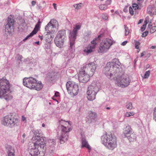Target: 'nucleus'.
I'll list each match as a JSON object with an SVG mask.
<instances>
[{"instance_id": "nucleus-56", "label": "nucleus", "mask_w": 156, "mask_h": 156, "mask_svg": "<svg viewBox=\"0 0 156 156\" xmlns=\"http://www.w3.org/2000/svg\"><path fill=\"white\" fill-rule=\"evenodd\" d=\"M39 37L40 38L41 40H42L43 39V37L40 35L39 36Z\"/></svg>"}, {"instance_id": "nucleus-22", "label": "nucleus", "mask_w": 156, "mask_h": 156, "mask_svg": "<svg viewBox=\"0 0 156 156\" xmlns=\"http://www.w3.org/2000/svg\"><path fill=\"white\" fill-rule=\"evenodd\" d=\"M132 129L130 126L128 125L124 128L123 132L122 134V136L124 137H126L128 135H129L133 132Z\"/></svg>"}, {"instance_id": "nucleus-37", "label": "nucleus", "mask_w": 156, "mask_h": 156, "mask_svg": "<svg viewBox=\"0 0 156 156\" xmlns=\"http://www.w3.org/2000/svg\"><path fill=\"white\" fill-rule=\"evenodd\" d=\"M132 6H133V8H135L134 9L135 10H136V9H140V8L139 7L138 5L136 3L133 4Z\"/></svg>"}, {"instance_id": "nucleus-55", "label": "nucleus", "mask_w": 156, "mask_h": 156, "mask_svg": "<svg viewBox=\"0 0 156 156\" xmlns=\"http://www.w3.org/2000/svg\"><path fill=\"white\" fill-rule=\"evenodd\" d=\"M152 12V10H151H151H149V11H148V13L150 15H151V14Z\"/></svg>"}, {"instance_id": "nucleus-26", "label": "nucleus", "mask_w": 156, "mask_h": 156, "mask_svg": "<svg viewBox=\"0 0 156 156\" xmlns=\"http://www.w3.org/2000/svg\"><path fill=\"white\" fill-rule=\"evenodd\" d=\"M54 37L52 34L47 33L46 34V41L48 43H50L52 40V38Z\"/></svg>"}, {"instance_id": "nucleus-6", "label": "nucleus", "mask_w": 156, "mask_h": 156, "mask_svg": "<svg viewBox=\"0 0 156 156\" xmlns=\"http://www.w3.org/2000/svg\"><path fill=\"white\" fill-rule=\"evenodd\" d=\"M19 122L18 119L11 115H7L1 119V123L2 125L11 128L18 126Z\"/></svg>"}, {"instance_id": "nucleus-32", "label": "nucleus", "mask_w": 156, "mask_h": 156, "mask_svg": "<svg viewBox=\"0 0 156 156\" xmlns=\"http://www.w3.org/2000/svg\"><path fill=\"white\" fill-rule=\"evenodd\" d=\"M124 29H125V35L127 36L129 34V30L128 28L126 26V25H124Z\"/></svg>"}, {"instance_id": "nucleus-21", "label": "nucleus", "mask_w": 156, "mask_h": 156, "mask_svg": "<svg viewBox=\"0 0 156 156\" xmlns=\"http://www.w3.org/2000/svg\"><path fill=\"white\" fill-rule=\"evenodd\" d=\"M6 152L8 156H15V149L12 146L7 145L5 146Z\"/></svg>"}, {"instance_id": "nucleus-4", "label": "nucleus", "mask_w": 156, "mask_h": 156, "mask_svg": "<svg viewBox=\"0 0 156 156\" xmlns=\"http://www.w3.org/2000/svg\"><path fill=\"white\" fill-rule=\"evenodd\" d=\"M101 139L103 144L110 150H113L116 147V137L111 133H106L102 136Z\"/></svg>"}, {"instance_id": "nucleus-5", "label": "nucleus", "mask_w": 156, "mask_h": 156, "mask_svg": "<svg viewBox=\"0 0 156 156\" xmlns=\"http://www.w3.org/2000/svg\"><path fill=\"white\" fill-rule=\"evenodd\" d=\"M45 144L44 142L41 143L38 141L33 143V146H29V151L30 154L28 156H44V153L39 151L40 148L46 149Z\"/></svg>"}, {"instance_id": "nucleus-8", "label": "nucleus", "mask_w": 156, "mask_h": 156, "mask_svg": "<svg viewBox=\"0 0 156 156\" xmlns=\"http://www.w3.org/2000/svg\"><path fill=\"white\" fill-rule=\"evenodd\" d=\"M66 38V31L65 30L58 31L54 40L56 45L59 48L61 47L63 44Z\"/></svg>"}, {"instance_id": "nucleus-31", "label": "nucleus", "mask_w": 156, "mask_h": 156, "mask_svg": "<svg viewBox=\"0 0 156 156\" xmlns=\"http://www.w3.org/2000/svg\"><path fill=\"white\" fill-rule=\"evenodd\" d=\"M134 42L135 43V48L137 49H139V51H137V52H138L139 51L140 49H139V45L140 44V43L135 40H134Z\"/></svg>"}, {"instance_id": "nucleus-3", "label": "nucleus", "mask_w": 156, "mask_h": 156, "mask_svg": "<svg viewBox=\"0 0 156 156\" xmlns=\"http://www.w3.org/2000/svg\"><path fill=\"white\" fill-rule=\"evenodd\" d=\"M11 86L5 77H3L0 80V98L7 101L11 100L13 97L11 94L10 88Z\"/></svg>"}, {"instance_id": "nucleus-58", "label": "nucleus", "mask_w": 156, "mask_h": 156, "mask_svg": "<svg viewBox=\"0 0 156 156\" xmlns=\"http://www.w3.org/2000/svg\"><path fill=\"white\" fill-rule=\"evenodd\" d=\"M144 53L143 52H142L141 53V56H140V57H142L143 56H144Z\"/></svg>"}, {"instance_id": "nucleus-39", "label": "nucleus", "mask_w": 156, "mask_h": 156, "mask_svg": "<svg viewBox=\"0 0 156 156\" xmlns=\"http://www.w3.org/2000/svg\"><path fill=\"white\" fill-rule=\"evenodd\" d=\"M134 114L133 112H127L125 114L126 116L127 117H129L133 115Z\"/></svg>"}, {"instance_id": "nucleus-19", "label": "nucleus", "mask_w": 156, "mask_h": 156, "mask_svg": "<svg viewBox=\"0 0 156 156\" xmlns=\"http://www.w3.org/2000/svg\"><path fill=\"white\" fill-rule=\"evenodd\" d=\"M74 43L73 47H70V41H69V49L67 51V52H65L64 55L68 59L73 58L74 56V52L75 51V46Z\"/></svg>"}, {"instance_id": "nucleus-7", "label": "nucleus", "mask_w": 156, "mask_h": 156, "mask_svg": "<svg viewBox=\"0 0 156 156\" xmlns=\"http://www.w3.org/2000/svg\"><path fill=\"white\" fill-rule=\"evenodd\" d=\"M37 81L36 79L32 77H25L23 80V85L30 89H34L39 90L42 88V85L40 87H37Z\"/></svg>"}, {"instance_id": "nucleus-18", "label": "nucleus", "mask_w": 156, "mask_h": 156, "mask_svg": "<svg viewBox=\"0 0 156 156\" xmlns=\"http://www.w3.org/2000/svg\"><path fill=\"white\" fill-rule=\"evenodd\" d=\"M99 90V88L96 84V83L94 82L88 87L87 91L96 94Z\"/></svg>"}, {"instance_id": "nucleus-15", "label": "nucleus", "mask_w": 156, "mask_h": 156, "mask_svg": "<svg viewBox=\"0 0 156 156\" xmlns=\"http://www.w3.org/2000/svg\"><path fill=\"white\" fill-rule=\"evenodd\" d=\"M81 26L76 25L73 31H70L69 35V41H70V47H73V44L76 39L77 31L80 28Z\"/></svg>"}, {"instance_id": "nucleus-43", "label": "nucleus", "mask_w": 156, "mask_h": 156, "mask_svg": "<svg viewBox=\"0 0 156 156\" xmlns=\"http://www.w3.org/2000/svg\"><path fill=\"white\" fill-rule=\"evenodd\" d=\"M112 2L111 0H107L105 2V5H106L107 6L108 5H109L111 4Z\"/></svg>"}, {"instance_id": "nucleus-1", "label": "nucleus", "mask_w": 156, "mask_h": 156, "mask_svg": "<svg viewBox=\"0 0 156 156\" xmlns=\"http://www.w3.org/2000/svg\"><path fill=\"white\" fill-rule=\"evenodd\" d=\"M96 67L95 62H94L89 63L83 66L79 74V81L83 83H87L89 80L90 76L94 75Z\"/></svg>"}, {"instance_id": "nucleus-23", "label": "nucleus", "mask_w": 156, "mask_h": 156, "mask_svg": "<svg viewBox=\"0 0 156 156\" xmlns=\"http://www.w3.org/2000/svg\"><path fill=\"white\" fill-rule=\"evenodd\" d=\"M87 98L89 100L93 101L95 99L96 94L88 91H87Z\"/></svg>"}, {"instance_id": "nucleus-38", "label": "nucleus", "mask_w": 156, "mask_h": 156, "mask_svg": "<svg viewBox=\"0 0 156 156\" xmlns=\"http://www.w3.org/2000/svg\"><path fill=\"white\" fill-rule=\"evenodd\" d=\"M156 30V26H154L151 27L150 29V32L151 33H154Z\"/></svg>"}, {"instance_id": "nucleus-50", "label": "nucleus", "mask_w": 156, "mask_h": 156, "mask_svg": "<svg viewBox=\"0 0 156 156\" xmlns=\"http://www.w3.org/2000/svg\"><path fill=\"white\" fill-rule=\"evenodd\" d=\"M53 5L54 6V8L56 10L57 9V7H56V4L55 3H53Z\"/></svg>"}, {"instance_id": "nucleus-62", "label": "nucleus", "mask_w": 156, "mask_h": 156, "mask_svg": "<svg viewBox=\"0 0 156 156\" xmlns=\"http://www.w3.org/2000/svg\"><path fill=\"white\" fill-rule=\"evenodd\" d=\"M25 136H26V135H25V133H24V134H23V136H22L23 137V138H25Z\"/></svg>"}, {"instance_id": "nucleus-16", "label": "nucleus", "mask_w": 156, "mask_h": 156, "mask_svg": "<svg viewBox=\"0 0 156 156\" xmlns=\"http://www.w3.org/2000/svg\"><path fill=\"white\" fill-rule=\"evenodd\" d=\"M33 133L35 136H34L32 137L33 140H35V141H38L41 143H42V142H44V144H46L45 140L46 138L45 137H44L42 136V133L40 129L34 130Z\"/></svg>"}, {"instance_id": "nucleus-47", "label": "nucleus", "mask_w": 156, "mask_h": 156, "mask_svg": "<svg viewBox=\"0 0 156 156\" xmlns=\"http://www.w3.org/2000/svg\"><path fill=\"white\" fill-rule=\"evenodd\" d=\"M59 92L58 91H56V92H55V95L53 97H58L59 96Z\"/></svg>"}, {"instance_id": "nucleus-60", "label": "nucleus", "mask_w": 156, "mask_h": 156, "mask_svg": "<svg viewBox=\"0 0 156 156\" xmlns=\"http://www.w3.org/2000/svg\"><path fill=\"white\" fill-rule=\"evenodd\" d=\"M19 59L20 60L22 58H23L22 56H20V57H19Z\"/></svg>"}, {"instance_id": "nucleus-42", "label": "nucleus", "mask_w": 156, "mask_h": 156, "mask_svg": "<svg viewBox=\"0 0 156 156\" xmlns=\"http://www.w3.org/2000/svg\"><path fill=\"white\" fill-rule=\"evenodd\" d=\"M129 13H130V14L131 15H133L134 14V11L133 10V9H132V8L131 7H129Z\"/></svg>"}, {"instance_id": "nucleus-54", "label": "nucleus", "mask_w": 156, "mask_h": 156, "mask_svg": "<svg viewBox=\"0 0 156 156\" xmlns=\"http://www.w3.org/2000/svg\"><path fill=\"white\" fill-rule=\"evenodd\" d=\"M143 20H142V19L140 20L138 22V24L141 23H142L143 22Z\"/></svg>"}, {"instance_id": "nucleus-59", "label": "nucleus", "mask_w": 156, "mask_h": 156, "mask_svg": "<svg viewBox=\"0 0 156 156\" xmlns=\"http://www.w3.org/2000/svg\"><path fill=\"white\" fill-rule=\"evenodd\" d=\"M35 43L37 44H39V41H36L35 42Z\"/></svg>"}, {"instance_id": "nucleus-63", "label": "nucleus", "mask_w": 156, "mask_h": 156, "mask_svg": "<svg viewBox=\"0 0 156 156\" xmlns=\"http://www.w3.org/2000/svg\"><path fill=\"white\" fill-rule=\"evenodd\" d=\"M137 61V60L136 59H135L134 60V64H135L136 62Z\"/></svg>"}, {"instance_id": "nucleus-9", "label": "nucleus", "mask_w": 156, "mask_h": 156, "mask_svg": "<svg viewBox=\"0 0 156 156\" xmlns=\"http://www.w3.org/2000/svg\"><path fill=\"white\" fill-rule=\"evenodd\" d=\"M14 22L13 18L11 17H8L7 23L5 26L4 31V35L7 38L10 36L11 34L14 31Z\"/></svg>"}, {"instance_id": "nucleus-29", "label": "nucleus", "mask_w": 156, "mask_h": 156, "mask_svg": "<svg viewBox=\"0 0 156 156\" xmlns=\"http://www.w3.org/2000/svg\"><path fill=\"white\" fill-rule=\"evenodd\" d=\"M48 143L49 144V145L53 147V146L55 144V140H54L53 139H50L48 141Z\"/></svg>"}, {"instance_id": "nucleus-61", "label": "nucleus", "mask_w": 156, "mask_h": 156, "mask_svg": "<svg viewBox=\"0 0 156 156\" xmlns=\"http://www.w3.org/2000/svg\"><path fill=\"white\" fill-rule=\"evenodd\" d=\"M152 26L151 25H150V24H149L148 25V27L149 28H150Z\"/></svg>"}, {"instance_id": "nucleus-49", "label": "nucleus", "mask_w": 156, "mask_h": 156, "mask_svg": "<svg viewBox=\"0 0 156 156\" xmlns=\"http://www.w3.org/2000/svg\"><path fill=\"white\" fill-rule=\"evenodd\" d=\"M127 42V41H125L122 43L121 45L123 46H124L126 44Z\"/></svg>"}, {"instance_id": "nucleus-41", "label": "nucleus", "mask_w": 156, "mask_h": 156, "mask_svg": "<svg viewBox=\"0 0 156 156\" xmlns=\"http://www.w3.org/2000/svg\"><path fill=\"white\" fill-rule=\"evenodd\" d=\"M148 33V31H146L142 33V37H146Z\"/></svg>"}, {"instance_id": "nucleus-28", "label": "nucleus", "mask_w": 156, "mask_h": 156, "mask_svg": "<svg viewBox=\"0 0 156 156\" xmlns=\"http://www.w3.org/2000/svg\"><path fill=\"white\" fill-rule=\"evenodd\" d=\"M36 32L35 31H33L29 35L27 36L24 39V41H26L28 39L32 37L34 34H36Z\"/></svg>"}, {"instance_id": "nucleus-45", "label": "nucleus", "mask_w": 156, "mask_h": 156, "mask_svg": "<svg viewBox=\"0 0 156 156\" xmlns=\"http://www.w3.org/2000/svg\"><path fill=\"white\" fill-rule=\"evenodd\" d=\"M102 17L104 20H107L108 19V16L105 14L102 15Z\"/></svg>"}, {"instance_id": "nucleus-20", "label": "nucleus", "mask_w": 156, "mask_h": 156, "mask_svg": "<svg viewBox=\"0 0 156 156\" xmlns=\"http://www.w3.org/2000/svg\"><path fill=\"white\" fill-rule=\"evenodd\" d=\"M97 117V114L95 112L90 111L88 112V115L87 117V122L89 123L94 122L95 121Z\"/></svg>"}, {"instance_id": "nucleus-35", "label": "nucleus", "mask_w": 156, "mask_h": 156, "mask_svg": "<svg viewBox=\"0 0 156 156\" xmlns=\"http://www.w3.org/2000/svg\"><path fill=\"white\" fill-rule=\"evenodd\" d=\"M126 107L129 109H131L133 107L132 103L130 102L128 103L126 105Z\"/></svg>"}, {"instance_id": "nucleus-40", "label": "nucleus", "mask_w": 156, "mask_h": 156, "mask_svg": "<svg viewBox=\"0 0 156 156\" xmlns=\"http://www.w3.org/2000/svg\"><path fill=\"white\" fill-rule=\"evenodd\" d=\"M154 119L156 121V107L155 108L154 110Z\"/></svg>"}, {"instance_id": "nucleus-11", "label": "nucleus", "mask_w": 156, "mask_h": 156, "mask_svg": "<svg viewBox=\"0 0 156 156\" xmlns=\"http://www.w3.org/2000/svg\"><path fill=\"white\" fill-rule=\"evenodd\" d=\"M103 36V34H101L99 35L97 37L95 38L93 41H91V44H90L87 47L85 48L83 51L88 54L93 51V49L95 48L96 45H97L99 41L101 39V37Z\"/></svg>"}, {"instance_id": "nucleus-10", "label": "nucleus", "mask_w": 156, "mask_h": 156, "mask_svg": "<svg viewBox=\"0 0 156 156\" xmlns=\"http://www.w3.org/2000/svg\"><path fill=\"white\" fill-rule=\"evenodd\" d=\"M66 87L68 93L74 95H76L79 91L78 86L77 84L70 81L68 82L66 84Z\"/></svg>"}, {"instance_id": "nucleus-51", "label": "nucleus", "mask_w": 156, "mask_h": 156, "mask_svg": "<svg viewBox=\"0 0 156 156\" xmlns=\"http://www.w3.org/2000/svg\"><path fill=\"white\" fill-rule=\"evenodd\" d=\"M22 120L23 121H26V118L25 117H24L23 116H22Z\"/></svg>"}, {"instance_id": "nucleus-24", "label": "nucleus", "mask_w": 156, "mask_h": 156, "mask_svg": "<svg viewBox=\"0 0 156 156\" xmlns=\"http://www.w3.org/2000/svg\"><path fill=\"white\" fill-rule=\"evenodd\" d=\"M82 146V147H85L89 150H90L91 148L90 147L88 143V142L86 141V139L84 138H82L81 139Z\"/></svg>"}, {"instance_id": "nucleus-27", "label": "nucleus", "mask_w": 156, "mask_h": 156, "mask_svg": "<svg viewBox=\"0 0 156 156\" xmlns=\"http://www.w3.org/2000/svg\"><path fill=\"white\" fill-rule=\"evenodd\" d=\"M41 22L40 21V19L39 20L37 23L36 25L35 28L33 31H35L36 33L38 31L40 27V25L41 23Z\"/></svg>"}, {"instance_id": "nucleus-36", "label": "nucleus", "mask_w": 156, "mask_h": 156, "mask_svg": "<svg viewBox=\"0 0 156 156\" xmlns=\"http://www.w3.org/2000/svg\"><path fill=\"white\" fill-rule=\"evenodd\" d=\"M150 74V71L148 70L145 72L144 75V78H147L149 76Z\"/></svg>"}, {"instance_id": "nucleus-34", "label": "nucleus", "mask_w": 156, "mask_h": 156, "mask_svg": "<svg viewBox=\"0 0 156 156\" xmlns=\"http://www.w3.org/2000/svg\"><path fill=\"white\" fill-rule=\"evenodd\" d=\"M81 3L76 4L73 5L75 9H79L80 8L81 6Z\"/></svg>"}, {"instance_id": "nucleus-48", "label": "nucleus", "mask_w": 156, "mask_h": 156, "mask_svg": "<svg viewBox=\"0 0 156 156\" xmlns=\"http://www.w3.org/2000/svg\"><path fill=\"white\" fill-rule=\"evenodd\" d=\"M37 84L38 87H40L41 85H42V87H43L41 83V81H39L38 83H37Z\"/></svg>"}, {"instance_id": "nucleus-46", "label": "nucleus", "mask_w": 156, "mask_h": 156, "mask_svg": "<svg viewBox=\"0 0 156 156\" xmlns=\"http://www.w3.org/2000/svg\"><path fill=\"white\" fill-rule=\"evenodd\" d=\"M48 44H45V48L47 49H49L50 48V43L48 42Z\"/></svg>"}, {"instance_id": "nucleus-57", "label": "nucleus", "mask_w": 156, "mask_h": 156, "mask_svg": "<svg viewBox=\"0 0 156 156\" xmlns=\"http://www.w3.org/2000/svg\"><path fill=\"white\" fill-rule=\"evenodd\" d=\"M42 4H43L44 5L43 6V7H44L45 6V2L44 1L42 2Z\"/></svg>"}, {"instance_id": "nucleus-64", "label": "nucleus", "mask_w": 156, "mask_h": 156, "mask_svg": "<svg viewBox=\"0 0 156 156\" xmlns=\"http://www.w3.org/2000/svg\"><path fill=\"white\" fill-rule=\"evenodd\" d=\"M38 7L39 9H41L42 7V6H39Z\"/></svg>"}, {"instance_id": "nucleus-14", "label": "nucleus", "mask_w": 156, "mask_h": 156, "mask_svg": "<svg viewBox=\"0 0 156 156\" xmlns=\"http://www.w3.org/2000/svg\"><path fill=\"white\" fill-rule=\"evenodd\" d=\"M61 133L59 136L60 141L61 144H63L66 141L68 138V133L72 130L69 127H66L64 126H61Z\"/></svg>"}, {"instance_id": "nucleus-44", "label": "nucleus", "mask_w": 156, "mask_h": 156, "mask_svg": "<svg viewBox=\"0 0 156 156\" xmlns=\"http://www.w3.org/2000/svg\"><path fill=\"white\" fill-rule=\"evenodd\" d=\"M146 24H144L141 27V30L142 31H144L145 29Z\"/></svg>"}, {"instance_id": "nucleus-2", "label": "nucleus", "mask_w": 156, "mask_h": 156, "mask_svg": "<svg viewBox=\"0 0 156 156\" xmlns=\"http://www.w3.org/2000/svg\"><path fill=\"white\" fill-rule=\"evenodd\" d=\"M121 64L118 59L114 58L111 62L107 63L103 69V72L108 78H111L112 76L119 72Z\"/></svg>"}, {"instance_id": "nucleus-52", "label": "nucleus", "mask_w": 156, "mask_h": 156, "mask_svg": "<svg viewBox=\"0 0 156 156\" xmlns=\"http://www.w3.org/2000/svg\"><path fill=\"white\" fill-rule=\"evenodd\" d=\"M36 4V2L35 1H32L31 2V4L32 5L34 6V5Z\"/></svg>"}, {"instance_id": "nucleus-13", "label": "nucleus", "mask_w": 156, "mask_h": 156, "mask_svg": "<svg viewBox=\"0 0 156 156\" xmlns=\"http://www.w3.org/2000/svg\"><path fill=\"white\" fill-rule=\"evenodd\" d=\"M113 44V41L111 39H106L100 44L98 52L100 53L106 52Z\"/></svg>"}, {"instance_id": "nucleus-30", "label": "nucleus", "mask_w": 156, "mask_h": 156, "mask_svg": "<svg viewBox=\"0 0 156 156\" xmlns=\"http://www.w3.org/2000/svg\"><path fill=\"white\" fill-rule=\"evenodd\" d=\"M99 8L101 10H105L107 8V6L105 4H101L99 6Z\"/></svg>"}, {"instance_id": "nucleus-17", "label": "nucleus", "mask_w": 156, "mask_h": 156, "mask_svg": "<svg viewBox=\"0 0 156 156\" xmlns=\"http://www.w3.org/2000/svg\"><path fill=\"white\" fill-rule=\"evenodd\" d=\"M58 27V24L57 21L55 20H51L45 26V30L47 33L52 34L54 32L53 29Z\"/></svg>"}, {"instance_id": "nucleus-53", "label": "nucleus", "mask_w": 156, "mask_h": 156, "mask_svg": "<svg viewBox=\"0 0 156 156\" xmlns=\"http://www.w3.org/2000/svg\"><path fill=\"white\" fill-rule=\"evenodd\" d=\"M156 48V46H152L150 48L151 49H155Z\"/></svg>"}, {"instance_id": "nucleus-25", "label": "nucleus", "mask_w": 156, "mask_h": 156, "mask_svg": "<svg viewBox=\"0 0 156 156\" xmlns=\"http://www.w3.org/2000/svg\"><path fill=\"white\" fill-rule=\"evenodd\" d=\"M126 137L130 141L133 142L135 141L136 139V136L135 134L133 132L131 133L129 135H128Z\"/></svg>"}, {"instance_id": "nucleus-33", "label": "nucleus", "mask_w": 156, "mask_h": 156, "mask_svg": "<svg viewBox=\"0 0 156 156\" xmlns=\"http://www.w3.org/2000/svg\"><path fill=\"white\" fill-rule=\"evenodd\" d=\"M20 26L24 28L26 27L27 24L24 20H22L20 24Z\"/></svg>"}, {"instance_id": "nucleus-12", "label": "nucleus", "mask_w": 156, "mask_h": 156, "mask_svg": "<svg viewBox=\"0 0 156 156\" xmlns=\"http://www.w3.org/2000/svg\"><path fill=\"white\" fill-rule=\"evenodd\" d=\"M116 80L119 86L122 87H127L129 84L130 82L128 76L126 74H123L120 76L117 77Z\"/></svg>"}]
</instances>
